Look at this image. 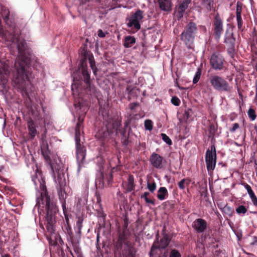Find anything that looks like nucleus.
Masks as SVG:
<instances>
[{
	"instance_id": "nucleus-30",
	"label": "nucleus",
	"mask_w": 257,
	"mask_h": 257,
	"mask_svg": "<svg viewBox=\"0 0 257 257\" xmlns=\"http://www.w3.org/2000/svg\"><path fill=\"white\" fill-rule=\"evenodd\" d=\"M66 223H64V226H62L63 231L68 234L70 237L73 236V233L71 231V228L69 224V219L65 216Z\"/></svg>"
},
{
	"instance_id": "nucleus-28",
	"label": "nucleus",
	"mask_w": 257,
	"mask_h": 257,
	"mask_svg": "<svg viewBox=\"0 0 257 257\" xmlns=\"http://www.w3.org/2000/svg\"><path fill=\"white\" fill-rule=\"evenodd\" d=\"M74 252H71L73 257H83L81 248L77 243H72Z\"/></svg>"
},
{
	"instance_id": "nucleus-61",
	"label": "nucleus",
	"mask_w": 257,
	"mask_h": 257,
	"mask_svg": "<svg viewBox=\"0 0 257 257\" xmlns=\"http://www.w3.org/2000/svg\"><path fill=\"white\" fill-rule=\"evenodd\" d=\"M2 257H10V256L8 254H2Z\"/></svg>"
},
{
	"instance_id": "nucleus-40",
	"label": "nucleus",
	"mask_w": 257,
	"mask_h": 257,
	"mask_svg": "<svg viewBox=\"0 0 257 257\" xmlns=\"http://www.w3.org/2000/svg\"><path fill=\"white\" fill-rule=\"evenodd\" d=\"M144 125L146 130H147L151 131L153 129V122L151 120H146L145 121Z\"/></svg>"
},
{
	"instance_id": "nucleus-56",
	"label": "nucleus",
	"mask_w": 257,
	"mask_h": 257,
	"mask_svg": "<svg viewBox=\"0 0 257 257\" xmlns=\"http://www.w3.org/2000/svg\"><path fill=\"white\" fill-rule=\"evenodd\" d=\"M247 211V209L245 207L242 205V214H245Z\"/></svg>"
},
{
	"instance_id": "nucleus-17",
	"label": "nucleus",
	"mask_w": 257,
	"mask_h": 257,
	"mask_svg": "<svg viewBox=\"0 0 257 257\" xmlns=\"http://www.w3.org/2000/svg\"><path fill=\"white\" fill-rule=\"evenodd\" d=\"M28 138V140H32L39 134L37 130V125L32 120H30L27 122Z\"/></svg>"
},
{
	"instance_id": "nucleus-29",
	"label": "nucleus",
	"mask_w": 257,
	"mask_h": 257,
	"mask_svg": "<svg viewBox=\"0 0 257 257\" xmlns=\"http://www.w3.org/2000/svg\"><path fill=\"white\" fill-rule=\"evenodd\" d=\"M88 60H89V63L90 64V66L91 67V69L92 70L94 76H96L98 69L96 66L95 62L94 61V59L93 55H89Z\"/></svg>"
},
{
	"instance_id": "nucleus-7",
	"label": "nucleus",
	"mask_w": 257,
	"mask_h": 257,
	"mask_svg": "<svg viewBox=\"0 0 257 257\" xmlns=\"http://www.w3.org/2000/svg\"><path fill=\"white\" fill-rule=\"evenodd\" d=\"M51 174L56 184L58 194L60 197L63 196L65 187L66 185L64 170L57 164H51Z\"/></svg>"
},
{
	"instance_id": "nucleus-46",
	"label": "nucleus",
	"mask_w": 257,
	"mask_h": 257,
	"mask_svg": "<svg viewBox=\"0 0 257 257\" xmlns=\"http://www.w3.org/2000/svg\"><path fill=\"white\" fill-rule=\"evenodd\" d=\"M216 131V128L214 124H211L210 125L209 127V134L210 136H213L215 132Z\"/></svg>"
},
{
	"instance_id": "nucleus-53",
	"label": "nucleus",
	"mask_w": 257,
	"mask_h": 257,
	"mask_svg": "<svg viewBox=\"0 0 257 257\" xmlns=\"http://www.w3.org/2000/svg\"><path fill=\"white\" fill-rule=\"evenodd\" d=\"M78 1L79 2L80 5H82L87 2V0H78ZM80 7L81 6L78 8L79 10L80 9Z\"/></svg>"
},
{
	"instance_id": "nucleus-20",
	"label": "nucleus",
	"mask_w": 257,
	"mask_h": 257,
	"mask_svg": "<svg viewBox=\"0 0 257 257\" xmlns=\"http://www.w3.org/2000/svg\"><path fill=\"white\" fill-rule=\"evenodd\" d=\"M242 186L246 190L247 192L251 199L253 205L257 208V197L252 190L251 186L246 183L242 181Z\"/></svg>"
},
{
	"instance_id": "nucleus-14",
	"label": "nucleus",
	"mask_w": 257,
	"mask_h": 257,
	"mask_svg": "<svg viewBox=\"0 0 257 257\" xmlns=\"http://www.w3.org/2000/svg\"><path fill=\"white\" fill-rule=\"evenodd\" d=\"M213 26L214 39L217 41H218L220 39L223 30V23L221 20L219 18L216 17L213 22Z\"/></svg>"
},
{
	"instance_id": "nucleus-16",
	"label": "nucleus",
	"mask_w": 257,
	"mask_h": 257,
	"mask_svg": "<svg viewBox=\"0 0 257 257\" xmlns=\"http://www.w3.org/2000/svg\"><path fill=\"white\" fill-rule=\"evenodd\" d=\"M191 3V0H183L179 5L175 12V16L180 20L184 16L185 11L188 9V5Z\"/></svg>"
},
{
	"instance_id": "nucleus-4",
	"label": "nucleus",
	"mask_w": 257,
	"mask_h": 257,
	"mask_svg": "<svg viewBox=\"0 0 257 257\" xmlns=\"http://www.w3.org/2000/svg\"><path fill=\"white\" fill-rule=\"evenodd\" d=\"M71 76L73 79L71 86L73 91L75 88L79 93L84 92L88 97L97 96V91L90 77V70L84 60L80 62L78 68L71 74Z\"/></svg>"
},
{
	"instance_id": "nucleus-41",
	"label": "nucleus",
	"mask_w": 257,
	"mask_h": 257,
	"mask_svg": "<svg viewBox=\"0 0 257 257\" xmlns=\"http://www.w3.org/2000/svg\"><path fill=\"white\" fill-rule=\"evenodd\" d=\"M162 139L168 145H171L172 142L170 138L165 134H161Z\"/></svg>"
},
{
	"instance_id": "nucleus-42",
	"label": "nucleus",
	"mask_w": 257,
	"mask_h": 257,
	"mask_svg": "<svg viewBox=\"0 0 257 257\" xmlns=\"http://www.w3.org/2000/svg\"><path fill=\"white\" fill-rule=\"evenodd\" d=\"M147 187L151 192H153L156 189V184L155 182L152 183L148 182Z\"/></svg>"
},
{
	"instance_id": "nucleus-22",
	"label": "nucleus",
	"mask_w": 257,
	"mask_h": 257,
	"mask_svg": "<svg viewBox=\"0 0 257 257\" xmlns=\"http://www.w3.org/2000/svg\"><path fill=\"white\" fill-rule=\"evenodd\" d=\"M159 8L161 11L169 12L172 10V3L171 0H157Z\"/></svg>"
},
{
	"instance_id": "nucleus-50",
	"label": "nucleus",
	"mask_w": 257,
	"mask_h": 257,
	"mask_svg": "<svg viewBox=\"0 0 257 257\" xmlns=\"http://www.w3.org/2000/svg\"><path fill=\"white\" fill-rule=\"evenodd\" d=\"M97 35H98V36L100 38H104L105 36V34L101 29H99L98 31Z\"/></svg>"
},
{
	"instance_id": "nucleus-3",
	"label": "nucleus",
	"mask_w": 257,
	"mask_h": 257,
	"mask_svg": "<svg viewBox=\"0 0 257 257\" xmlns=\"http://www.w3.org/2000/svg\"><path fill=\"white\" fill-rule=\"evenodd\" d=\"M20 61H15L13 64L6 58L0 57V79L3 84L11 82L13 86L23 96L29 97L33 91L32 75L27 63L22 65Z\"/></svg>"
},
{
	"instance_id": "nucleus-39",
	"label": "nucleus",
	"mask_w": 257,
	"mask_h": 257,
	"mask_svg": "<svg viewBox=\"0 0 257 257\" xmlns=\"http://www.w3.org/2000/svg\"><path fill=\"white\" fill-rule=\"evenodd\" d=\"M201 74V72L200 69H198L197 71L196 72L195 74L193 77V84H196L199 80L200 78Z\"/></svg>"
},
{
	"instance_id": "nucleus-34",
	"label": "nucleus",
	"mask_w": 257,
	"mask_h": 257,
	"mask_svg": "<svg viewBox=\"0 0 257 257\" xmlns=\"http://www.w3.org/2000/svg\"><path fill=\"white\" fill-rule=\"evenodd\" d=\"M190 179L189 178H184L181 180L178 183L179 188L181 190L185 188L186 185L188 186L190 184Z\"/></svg>"
},
{
	"instance_id": "nucleus-64",
	"label": "nucleus",
	"mask_w": 257,
	"mask_h": 257,
	"mask_svg": "<svg viewBox=\"0 0 257 257\" xmlns=\"http://www.w3.org/2000/svg\"><path fill=\"white\" fill-rule=\"evenodd\" d=\"M213 247H214V248H218V244H215V245H213Z\"/></svg>"
},
{
	"instance_id": "nucleus-44",
	"label": "nucleus",
	"mask_w": 257,
	"mask_h": 257,
	"mask_svg": "<svg viewBox=\"0 0 257 257\" xmlns=\"http://www.w3.org/2000/svg\"><path fill=\"white\" fill-rule=\"evenodd\" d=\"M222 211L228 215H231L232 212V209L230 207L226 205L222 208Z\"/></svg>"
},
{
	"instance_id": "nucleus-11",
	"label": "nucleus",
	"mask_w": 257,
	"mask_h": 257,
	"mask_svg": "<svg viewBox=\"0 0 257 257\" xmlns=\"http://www.w3.org/2000/svg\"><path fill=\"white\" fill-rule=\"evenodd\" d=\"M37 118L38 119L42 120L44 124V128L42 130V134L41 136V139L44 142L46 139V134L48 130L51 129L53 127L52 122L51 120L50 115L45 113L43 108H42L41 112H39Z\"/></svg>"
},
{
	"instance_id": "nucleus-33",
	"label": "nucleus",
	"mask_w": 257,
	"mask_h": 257,
	"mask_svg": "<svg viewBox=\"0 0 257 257\" xmlns=\"http://www.w3.org/2000/svg\"><path fill=\"white\" fill-rule=\"evenodd\" d=\"M202 5L205 9L210 11L212 10L213 6V0H202Z\"/></svg>"
},
{
	"instance_id": "nucleus-35",
	"label": "nucleus",
	"mask_w": 257,
	"mask_h": 257,
	"mask_svg": "<svg viewBox=\"0 0 257 257\" xmlns=\"http://www.w3.org/2000/svg\"><path fill=\"white\" fill-rule=\"evenodd\" d=\"M109 0H107V3H108V1ZM112 3H109L108 5L107 8L109 10H113L117 8H120L121 5H117V3L120 2V0H111Z\"/></svg>"
},
{
	"instance_id": "nucleus-37",
	"label": "nucleus",
	"mask_w": 257,
	"mask_h": 257,
	"mask_svg": "<svg viewBox=\"0 0 257 257\" xmlns=\"http://www.w3.org/2000/svg\"><path fill=\"white\" fill-rule=\"evenodd\" d=\"M123 257H135V253L134 252L133 248L128 247L123 252Z\"/></svg>"
},
{
	"instance_id": "nucleus-13",
	"label": "nucleus",
	"mask_w": 257,
	"mask_h": 257,
	"mask_svg": "<svg viewBox=\"0 0 257 257\" xmlns=\"http://www.w3.org/2000/svg\"><path fill=\"white\" fill-rule=\"evenodd\" d=\"M212 67L215 70H221L223 67L224 59L218 53H213L210 59Z\"/></svg>"
},
{
	"instance_id": "nucleus-27",
	"label": "nucleus",
	"mask_w": 257,
	"mask_h": 257,
	"mask_svg": "<svg viewBox=\"0 0 257 257\" xmlns=\"http://www.w3.org/2000/svg\"><path fill=\"white\" fill-rule=\"evenodd\" d=\"M168 196V192L165 187H160L158 191L157 198L160 200H164Z\"/></svg>"
},
{
	"instance_id": "nucleus-31",
	"label": "nucleus",
	"mask_w": 257,
	"mask_h": 257,
	"mask_svg": "<svg viewBox=\"0 0 257 257\" xmlns=\"http://www.w3.org/2000/svg\"><path fill=\"white\" fill-rule=\"evenodd\" d=\"M236 20L238 29H241V3L238 2L236 5Z\"/></svg>"
},
{
	"instance_id": "nucleus-43",
	"label": "nucleus",
	"mask_w": 257,
	"mask_h": 257,
	"mask_svg": "<svg viewBox=\"0 0 257 257\" xmlns=\"http://www.w3.org/2000/svg\"><path fill=\"white\" fill-rule=\"evenodd\" d=\"M171 102L175 106H178L180 104V100L177 97L173 96L171 98Z\"/></svg>"
},
{
	"instance_id": "nucleus-59",
	"label": "nucleus",
	"mask_w": 257,
	"mask_h": 257,
	"mask_svg": "<svg viewBox=\"0 0 257 257\" xmlns=\"http://www.w3.org/2000/svg\"><path fill=\"white\" fill-rule=\"evenodd\" d=\"M218 166H221V167H224L225 166V164L223 163V162H219L218 164Z\"/></svg>"
},
{
	"instance_id": "nucleus-38",
	"label": "nucleus",
	"mask_w": 257,
	"mask_h": 257,
	"mask_svg": "<svg viewBox=\"0 0 257 257\" xmlns=\"http://www.w3.org/2000/svg\"><path fill=\"white\" fill-rule=\"evenodd\" d=\"M129 137L130 132L128 133L127 136H122L121 137V142L122 143V146L125 148H126L128 146L130 143Z\"/></svg>"
},
{
	"instance_id": "nucleus-21",
	"label": "nucleus",
	"mask_w": 257,
	"mask_h": 257,
	"mask_svg": "<svg viewBox=\"0 0 257 257\" xmlns=\"http://www.w3.org/2000/svg\"><path fill=\"white\" fill-rule=\"evenodd\" d=\"M224 43H225L228 49H233L234 46L235 39L233 37V34L231 32H229V30H226Z\"/></svg>"
},
{
	"instance_id": "nucleus-8",
	"label": "nucleus",
	"mask_w": 257,
	"mask_h": 257,
	"mask_svg": "<svg viewBox=\"0 0 257 257\" xmlns=\"http://www.w3.org/2000/svg\"><path fill=\"white\" fill-rule=\"evenodd\" d=\"M198 31L196 24L193 22L188 23L180 35V40L188 49L193 48L195 38Z\"/></svg>"
},
{
	"instance_id": "nucleus-58",
	"label": "nucleus",
	"mask_w": 257,
	"mask_h": 257,
	"mask_svg": "<svg viewBox=\"0 0 257 257\" xmlns=\"http://www.w3.org/2000/svg\"><path fill=\"white\" fill-rule=\"evenodd\" d=\"M254 241L251 243V244H254L256 242H257V238L255 236H254Z\"/></svg>"
},
{
	"instance_id": "nucleus-23",
	"label": "nucleus",
	"mask_w": 257,
	"mask_h": 257,
	"mask_svg": "<svg viewBox=\"0 0 257 257\" xmlns=\"http://www.w3.org/2000/svg\"><path fill=\"white\" fill-rule=\"evenodd\" d=\"M112 175L111 174H109L108 176L107 177V178H105L104 175L102 173H101L100 174V176L96 179V184L99 182V184L100 185L101 184V185L103 186H104L106 181L107 183V185H109L110 183L112 182Z\"/></svg>"
},
{
	"instance_id": "nucleus-24",
	"label": "nucleus",
	"mask_w": 257,
	"mask_h": 257,
	"mask_svg": "<svg viewBox=\"0 0 257 257\" xmlns=\"http://www.w3.org/2000/svg\"><path fill=\"white\" fill-rule=\"evenodd\" d=\"M122 184H125L126 186L125 189L126 192H130L133 191L135 187L134 176L133 175H130L127 178V181L123 182Z\"/></svg>"
},
{
	"instance_id": "nucleus-12",
	"label": "nucleus",
	"mask_w": 257,
	"mask_h": 257,
	"mask_svg": "<svg viewBox=\"0 0 257 257\" xmlns=\"http://www.w3.org/2000/svg\"><path fill=\"white\" fill-rule=\"evenodd\" d=\"M210 82L215 90L228 92L230 87L228 83L221 77L217 75H213L210 77Z\"/></svg>"
},
{
	"instance_id": "nucleus-45",
	"label": "nucleus",
	"mask_w": 257,
	"mask_h": 257,
	"mask_svg": "<svg viewBox=\"0 0 257 257\" xmlns=\"http://www.w3.org/2000/svg\"><path fill=\"white\" fill-rule=\"evenodd\" d=\"M126 240V236L124 232L120 233L119 235L118 241L120 243L122 244L124 242L125 240Z\"/></svg>"
},
{
	"instance_id": "nucleus-48",
	"label": "nucleus",
	"mask_w": 257,
	"mask_h": 257,
	"mask_svg": "<svg viewBox=\"0 0 257 257\" xmlns=\"http://www.w3.org/2000/svg\"><path fill=\"white\" fill-rule=\"evenodd\" d=\"M239 127V124L237 123H235L233 124L232 127L229 129L231 133L234 132Z\"/></svg>"
},
{
	"instance_id": "nucleus-10",
	"label": "nucleus",
	"mask_w": 257,
	"mask_h": 257,
	"mask_svg": "<svg viewBox=\"0 0 257 257\" xmlns=\"http://www.w3.org/2000/svg\"><path fill=\"white\" fill-rule=\"evenodd\" d=\"M144 12L138 9L134 13L131 14L126 19V25L128 28H133L136 31L141 29V22L143 20Z\"/></svg>"
},
{
	"instance_id": "nucleus-15",
	"label": "nucleus",
	"mask_w": 257,
	"mask_h": 257,
	"mask_svg": "<svg viewBox=\"0 0 257 257\" xmlns=\"http://www.w3.org/2000/svg\"><path fill=\"white\" fill-rule=\"evenodd\" d=\"M150 162L151 165L155 168L161 169L164 167V163L165 160L159 154L153 153L150 157Z\"/></svg>"
},
{
	"instance_id": "nucleus-62",
	"label": "nucleus",
	"mask_w": 257,
	"mask_h": 257,
	"mask_svg": "<svg viewBox=\"0 0 257 257\" xmlns=\"http://www.w3.org/2000/svg\"><path fill=\"white\" fill-rule=\"evenodd\" d=\"M237 90H238V95H239V97L241 98V91L239 90V88H238Z\"/></svg>"
},
{
	"instance_id": "nucleus-5",
	"label": "nucleus",
	"mask_w": 257,
	"mask_h": 257,
	"mask_svg": "<svg viewBox=\"0 0 257 257\" xmlns=\"http://www.w3.org/2000/svg\"><path fill=\"white\" fill-rule=\"evenodd\" d=\"M78 108L80 109H82V113L81 116H79L78 122L77 123L75 127V140L76 148V159L78 164V173L80 171L81 169L83 167H84L88 163L85 160L86 148L80 143V126L83 121V118L81 119V117L85 115L88 110V108L87 107H84L83 104L81 103H78L77 104H76V108L78 109Z\"/></svg>"
},
{
	"instance_id": "nucleus-60",
	"label": "nucleus",
	"mask_w": 257,
	"mask_h": 257,
	"mask_svg": "<svg viewBox=\"0 0 257 257\" xmlns=\"http://www.w3.org/2000/svg\"><path fill=\"white\" fill-rule=\"evenodd\" d=\"M162 257H168V255L166 251L164 252Z\"/></svg>"
},
{
	"instance_id": "nucleus-52",
	"label": "nucleus",
	"mask_w": 257,
	"mask_h": 257,
	"mask_svg": "<svg viewBox=\"0 0 257 257\" xmlns=\"http://www.w3.org/2000/svg\"><path fill=\"white\" fill-rule=\"evenodd\" d=\"M149 195V193L148 192H145L143 194H142L141 195V198H143L145 200L146 198H148V196Z\"/></svg>"
},
{
	"instance_id": "nucleus-25",
	"label": "nucleus",
	"mask_w": 257,
	"mask_h": 257,
	"mask_svg": "<svg viewBox=\"0 0 257 257\" xmlns=\"http://www.w3.org/2000/svg\"><path fill=\"white\" fill-rule=\"evenodd\" d=\"M83 218L82 217H79L76 221V226L74 229L76 235V237L80 239L81 238V229L83 226Z\"/></svg>"
},
{
	"instance_id": "nucleus-1",
	"label": "nucleus",
	"mask_w": 257,
	"mask_h": 257,
	"mask_svg": "<svg viewBox=\"0 0 257 257\" xmlns=\"http://www.w3.org/2000/svg\"><path fill=\"white\" fill-rule=\"evenodd\" d=\"M26 26V22L20 18L14 10L0 4V37L12 45L10 52L17 56L16 61H20L22 65L27 63L33 79L32 55L24 34Z\"/></svg>"
},
{
	"instance_id": "nucleus-19",
	"label": "nucleus",
	"mask_w": 257,
	"mask_h": 257,
	"mask_svg": "<svg viewBox=\"0 0 257 257\" xmlns=\"http://www.w3.org/2000/svg\"><path fill=\"white\" fill-rule=\"evenodd\" d=\"M193 227L197 233H203L207 228V222L202 218L196 219L193 222Z\"/></svg>"
},
{
	"instance_id": "nucleus-6",
	"label": "nucleus",
	"mask_w": 257,
	"mask_h": 257,
	"mask_svg": "<svg viewBox=\"0 0 257 257\" xmlns=\"http://www.w3.org/2000/svg\"><path fill=\"white\" fill-rule=\"evenodd\" d=\"M102 115L104 120L103 124L106 128V131L104 132L103 134L104 137L110 136L114 131H116L117 133L118 132L119 133L121 137L127 136L126 132L127 130H128V132L131 131V128L128 127V125L127 123H124V126L122 129H119L121 121L118 119L113 118L106 110L102 112Z\"/></svg>"
},
{
	"instance_id": "nucleus-26",
	"label": "nucleus",
	"mask_w": 257,
	"mask_h": 257,
	"mask_svg": "<svg viewBox=\"0 0 257 257\" xmlns=\"http://www.w3.org/2000/svg\"><path fill=\"white\" fill-rule=\"evenodd\" d=\"M136 42V39L134 36L130 35L126 36L124 38L123 46L125 48H130Z\"/></svg>"
},
{
	"instance_id": "nucleus-57",
	"label": "nucleus",
	"mask_w": 257,
	"mask_h": 257,
	"mask_svg": "<svg viewBox=\"0 0 257 257\" xmlns=\"http://www.w3.org/2000/svg\"><path fill=\"white\" fill-rule=\"evenodd\" d=\"M236 237H237L238 240H240L241 239V233H239L238 232L236 234Z\"/></svg>"
},
{
	"instance_id": "nucleus-9",
	"label": "nucleus",
	"mask_w": 257,
	"mask_h": 257,
	"mask_svg": "<svg viewBox=\"0 0 257 257\" xmlns=\"http://www.w3.org/2000/svg\"><path fill=\"white\" fill-rule=\"evenodd\" d=\"M205 162L209 173L214 170L216 164V151L214 144L212 145L205 153Z\"/></svg>"
},
{
	"instance_id": "nucleus-63",
	"label": "nucleus",
	"mask_w": 257,
	"mask_h": 257,
	"mask_svg": "<svg viewBox=\"0 0 257 257\" xmlns=\"http://www.w3.org/2000/svg\"><path fill=\"white\" fill-rule=\"evenodd\" d=\"M99 234L98 233L97 235V242H98V241H99Z\"/></svg>"
},
{
	"instance_id": "nucleus-18",
	"label": "nucleus",
	"mask_w": 257,
	"mask_h": 257,
	"mask_svg": "<svg viewBox=\"0 0 257 257\" xmlns=\"http://www.w3.org/2000/svg\"><path fill=\"white\" fill-rule=\"evenodd\" d=\"M158 240V238H157ZM170 241V238L167 235L165 234L162 238H161L160 241L158 240L155 241V243L153 244L151 250L154 249H165L167 247Z\"/></svg>"
},
{
	"instance_id": "nucleus-55",
	"label": "nucleus",
	"mask_w": 257,
	"mask_h": 257,
	"mask_svg": "<svg viewBox=\"0 0 257 257\" xmlns=\"http://www.w3.org/2000/svg\"><path fill=\"white\" fill-rule=\"evenodd\" d=\"M138 105V103H133L131 104V106L130 107L131 109H134L137 105Z\"/></svg>"
},
{
	"instance_id": "nucleus-32",
	"label": "nucleus",
	"mask_w": 257,
	"mask_h": 257,
	"mask_svg": "<svg viewBox=\"0 0 257 257\" xmlns=\"http://www.w3.org/2000/svg\"><path fill=\"white\" fill-rule=\"evenodd\" d=\"M166 251L168 257H181L180 251L175 248L168 249Z\"/></svg>"
},
{
	"instance_id": "nucleus-54",
	"label": "nucleus",
	"mask_w": 257,
	"mask_h": 257,
	"mask_svg": "<svg viewBox=\"0 0 257 257\" xmlns=\"http://www.w3.org/2000/svg\"><path fill=\"white\" fill-rule=\"evenodd\" d=\"M236 211L238 214H241V205H238L237 206V207L236 209Z\"/></svg>"
},
{
	"instance_id": "nucleus-36",
	"label": "nucleus",
	"mask_w": 257,
	"mask_h": 257,
	"mask_svg": "<svg viewBox=\"0 0 257 257\" xmlns=\"http://www.w3.org/2000/svg\"><path fill=\"white\" fill-rule=\"evenodd\" d=\"M248 116L251 121L254 120L256 118V114L255 110L252 107H250L247 112Z\"/></svg>"
},
{
	"instance_id": "nucleus-51",
	"label": "nucleus",
	"mask_w": 257,
	"mask_h": 257,
	"mask_svg": "<svg viewBox=\"0 0 257 257\" xmlns=\"http://www.w3.org/2000/svg\"><path fill=\"white\" fill-rule=\"evenodd\" d=\"M145 200L147 203L151 204L152 205H155V201L154 200H152L149 199V198H146Z\"/></svg>"
},
{
	"instance_id": "nucleus-2",
	"label": "nucleus",
	"mask_w": 257,
	"mask_h": 257,
	"mask_svg": "<svg viewBox=\"0 0 257 257\" xmlns=\"http://www.w3.org/2000/svg\"><path fill=\"white\" fill-rule=\"evenodd\" d=\"M32 180L37 191V203L33 210V213L36 216L37 213L39 219L45 220V224L48 231L54 233L55 231L56 215L58 209L54 199L50 197L45 184L44 177L42 172L37 169L35 174L32 176Z\"/></svg>"
},
{
	"instance_id": "nucleus-47",
	"label": "nucleus",
	"mask_w": 257,
	"mask_h": 257,
	"mask_svg": "<svg viewBox=\"0 0 257 257\" xmlns=\"http://www.w3.org/2000/svg\"><path fill=\"white\" fill-rule=\"evenodd\" d=\"M137 91H139V89L137 88L136 87L133 88L128 92L129 95L132 96L135 94V95L137 94Z\"/></svg>"
},
{
	"instance_id": "nucleus-49",
	"label": "nucleus",
	"mask_w": 257,
	"mask_h": 257,
	"mask_svg": "<svg viewBox=\"0 0 257 257\" xmlns=\"http://www.w3.org/2000/svg\"><path fill=\"white\" fill-rule=\"evenodd\" d=\"M231 146L232 149H235L236 147H240L241 146V144L235 141H232L231 143Z\"/></svg>"
}]
</instances>
